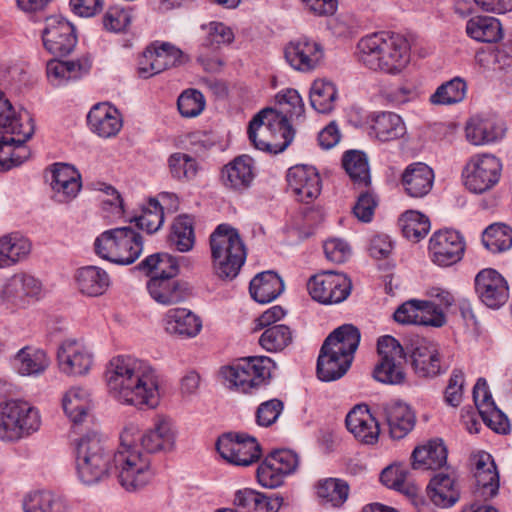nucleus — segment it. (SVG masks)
<instances>
[{
	"mask_svg": "<svg viewBox=\"0 0 512 512\" xmlns=\"http://www.w3.org/2000/svg\"><path fill=\"white\" fill-rule=\"evenodd\" d=\"M139 433L133 423L126 425L120 435L121 449L110 462L105 453L100 436L96 432L84 435L76 444V470L81 480H102L103 478L150 479L156 476L150 459L132 449Z\"/></svg>",
	"mask_w": 512,
	"mask_h": 512,
	"instance_id": "obj_1",
	"label": "nucleus"
},
{
	"mask_svg": "<svg viewBox=\"0 0 512 512\" xmlns=\"http://www.w3.org/2000/svg\"><path fill=\"white\" fill-rule=\"evenodd\" d=\"M109 393L118 402L139 410L155 409L160 403V378L146 362L131 356L113 358L106 372Z\"/></svg>",
	"mask_w": 512,
	"mask_h": 512,
	"instance_id": "obj_2",
	"label": "nucleus"
},
{
	"mask_svg": "<svg viewBox=\"0 0 512 512\" xmlns=\"http://www.w3.org/2000/svg\"><path fill=\"white\" fill-rule=\"evenodd\" d=\"M357 58L372 71L396 75L410 61V45L401 34L377 32L362 37L357 43Z\"/></svg>",
	"mask_w": 512,
	"mask_h": 512,
	"instance_id": "obj_3",
	"label": "nucleus"
},
{
	"mask_svg": "<svg viewBox=\"0 0 512 512\" xmlns=\"http://www.w3.org/2000/svg\"><path fill=\"white\" fill-rule=\"evenodd\" d=\"M35 130L28 111L16 114L12 104L0 91V170L7 171L21 165L29 156L24 143Z\"/></svg>",
	"mask_w": 512,
	"mask_h": 512,
	"instance_id": "obj_4",
	"label": "nucleus"
},
{
	"mask_svg": "<svg viewBox=\"0 0 512 512\" xmlns=\"http://www.w3.org/2000/svg\"><path fill=\"white\" fill-rule=\"evenodd\" d=\"M360 337L358 328L351 324L342 325L327 336L317 359L316 371L321 381H336L347 373Z\"/></svg>",
	"mask_w": 512,
	"mask_h": 512,
	"instance_id": "obj_5",
	"label": "nucleus"
},
{
	"mask_svg": "<svg viewBox=\"0 0 512 512\" xmlns=\"http://www.w3.org/2000/svg\"><path fill=\"white\" fill-rule=\"evenodd\" d=\"M210 247L214 274L225 281L236 278L247 257L238 230L229 224L218 225L210 235Z\"/></svg>",
	"mask_w": 512,
	"mask_h": 512,
	"instance_id": "obj_6",
	"label": "nucleus"
},
{
	"mask_svg": "<svg viewBox=\"0 0 512 512\" xmlns=\"http://www.w3.org/2000/svg\"><path fill=\"white\" fill-rule=\"evenodd\" d=\"M247 133L256 149L273 154L283 152L294 138L290 120L272 108L258 112L249 122Z\"/></svg>",
	"mask_w": 512,
	"mask_h": 512,
	"instance_id": "obj_7",
	"label": "nucleus"
},
{
	"mask_svg": "<svg viewBox=\"0 0 512 512\" xmlns=\"http://www.w3.org/2000/svg\"><path fill=\"white\" fill-rule=\"evenodd\" d=\"M94 249L102 259L119 265H129L142 253V236L131 227L110 229L96 238Z\"/></svg>",
	"mask_w": 512,
	"mask_h": 512,
	"instance_id": "obj_8",
	"label": "nucleus"
},
{
	"mask_svg": "<svg viewBox=\"0 0 512 512\" xmlns=\"http://www.w3.org/2000/svg\"><path fill=\"white\" fill-rule=\"evenodd\" d=\"M274 361L267 356H253L223 367L221 374L230 389L252 394L269 384Z\"/></svg>",
	"mask_w": 512,
	"mask_h": 512,
	"instance_id": "obj_9",
	"label": "nucleus"
},
{
	"mask_svg": "<svg viewBox=\"0 0 512 512\" xmlns=\"http://www.w3.org/2000/svg\"><path fill=\"white\" fill-rule=\"evenodd\" d=\"M41 426L39 411L26 401L10 400L0 405V439L15 442L29 437Z\"/></svg>",
	"mask_w": 512,
	"mask_h": 512,
	"instance_id": "obj_10",
	"label": "nucleus"
},
{
	"mask_svg": "<svg viewBox=\"0 0 512 512\" xmlns=\"http://www.w3.org/2000/svg\"><path fill=\"white\" fill-rule=\"evenodd\" d=\"M379 361L373 370L378 382L399 385L405 381L407 353L397 339L390 335L382 336L377 342Z\"/></svg>",
	"mask_w": 512,
	"mask_h": 512,
	"instance_id": "obj_11",
	"label": "nucleus"
},
{
	"mask_svg": "<svg viewBox=\"0 0 512 512\" xmlns=\"http://www.w3.org/2000/svg\"><path fill=\"white\" fill-rule=\"evenodd\" d=\"M502 163L489 153L470 157L462 170L463 184L467 190L482 194L492 189L501 176Z\"/></svg>",
	"mask_w": 512,
	"mask_h": 512,
	"instance_id": "obj_12",
	"label": "nucleus"
},
{
	"mask_svg": "<svg viewBox=\"0 0 512 512\" xmlns=\"http://www.w3.org/2000/svg\"><path fill=\"white\" fill-rule=\"evenodd\" d=\"M448 451L441 439L428 441L415 447L411 454V469L415 471H437L430 480H455L456 471L447 465Z\"/></svg>",
	"mask_w": 512,
	"mask_h": 512,
	"instance_id": "obj_13",
	"label": "nucleus"
},
{
	"mask_svg": "<svg viewBox=\"0 0 512 512\" xmlns=\"http://www.w3.org/2000/svg\"><path fill=\"white\" fill-rule=\"evenodd\" d=\"M220 456L236 466H249L261 456V446L255 437L245 433L228 432L216 442Z\"/></svg>",
	"mask_w": 512,
	"mask_h": 512,
	"instance_id": "obj_14",
	"label": "nucleus"
},
{
	"mask_svg": "<svg viewBox=\"0 0 512 512\" xmlns=\"http://www.w3.org/2000/svg\"><path fill=\"white\" fill-rule=\"evenodd\" d=\"M307 289L315 301L331 305L347 299L352 283L346 274L328 270L312 276L307 283Z\"/></svg>",
	"mask_w": 512,
	"mask_h": 512,
	"instance_id": "obj_15",
	"label": "nucleus"
},
{
	"mask_svg": "<svg viewBox=\"0 0 512 512\" xmlns=\"http://www.w3.org/2000/svg\"><path fill=\"white\" fill-rule=\"evenodd\" d=\"M44 48L54 56L70 54L77 44L75 27L65 18L53 15L46 18L42 31Z\"/></svg>",
	"mask_w": 512,
	"mask_h": 512,
	"instance_id": "obj_16",
	"label": "nucleus"
},
{
	"mask_svg": "<svg viewBox=\"0 0 512 512\" xmlns=\"http://www.w3.org/2000/svg\"><path fill=\"white\" fill-rule=\"evenodd\" d=\"M465 251L463 236L455 230L444 229L435 232L429 241V254L433 263L448 267L459 262Z\"/></svg>",
	"mask_w": 512,
	"mask_h": 512,
	"instance_id": "obj_17",
	"label": "nucleus"
},
{
	"mask_svg": "<svg viewBox=\"0 0 512 512\" xmlns=\"http://www.w3.org/2000/svg\"><path fill=\"white\" fill-rule=\"evenodd\" d=\"M479 300L488 308L499 309L509 299V285L505 277L493 268L479 271L474 280Z\"/></svg>",
	"mask_w": 512,
	"mask_h": 512,
	"instance_id": "obj_18",
	"label": "nucleus"
},
{
	"mask_svg": "<svg viewBox=\"0 0 512 512\" xmlns=\"http://www.w3.org/2000/svg\"><path fill=\"white\" fill-rule=\"evenodd\" d=\"M406 350L418 377L433 378L445 372L446 368L441 365L438 346L434 342L425 338H416L410 342Z\"/></svg>",
	"mask_w": 512,
	"mask_h": 512,
	"instance_id": "obj_19",
	"label": "nucleus"
},
{
	"mask_svg": "<svg viewBox=\"0 0 512 512\" xmlns=\"http://www.w3.org/2000/svg\"><path fill=\"white\" fill-rule=\"evenodd\" d=\"M397 323L441 327L445 324V315L432 302L409 300L401 304L393 314Z\"/></svg>",
	"mask_w": 512,
	"mask_h": 512,
	"instance_id": "obj_20",
	"label": "nucleus"
},
{
	"mask_svg": "<svg viewBox=\"0 0 512 512\" xmlns=\"http://www.w3.org/2000/svg\"><path fill=\"white\" fill-rule=\"evenodd\" d=\"M473 400L483 422L499 434H507L510 423L507 416L497 408L484 378H479L473 388Z\"/></svg>",
	"mask_w": 512,
	"mask_h": 512,
	"instance_id": "obj_21",
	"label": "nucleus"
},
{
	"mask_svg": "<svg viewBox=\"0 0 512 512\" xmlns=\"http://www.w3.org/2000/svg\"><path fill=\"white\" fill-rule=\"evenodd\" d=\"M284 57L293 69L310 72L320 64L324 57V51L318 42L307 37H300L285 46Z\"/></svg>",
	"mask_w": 512,
	"mask_h": 512,
	"instance_id": "obj_22",
	"label": "nucleus"
},
{
	"mask_svg": "<svg viewBox=\"0 0 512 512\" xmlns=\"http://www.w3.org/2000/svg\"><path fill=\"white\" fill-rule=\"evenodd\" d=\"M59 368L67 375L81 376L88 373L93 364V355L79 340L66 339L58 348Z\"/></svg>",
	"mask_w": 512,
	"mask_h": 512,
	"instance_id": "obj_23",
	"label": "nucleus"
},
{
	"mask_svg": "<svg viewBox=\"0 0 512 512\" xmlns=\"http://www.w3.org/2000/svg\"><path fill=\"white\" fill-rule=\"evenodd\" d=\"M288 189L298 201L309 203L320 195L321 179L316 168L308 165H295L286 175Z\"/></svg>",
	"mask_w": 512,
	"mask_h": 512,
	"instance_id": "obj_24",
	"label": "nucleus"
},
{
	"mask_svg": "<svg viewBox=\"0 0 512 512\" xmlns=\"http://www.w3.org/2000/svg\"><path fill=\"white\" fill-rule=\"evenodd\" d=\"M146 286L151 298L165 306L179 304L192 296V287L185 280L151 277Z\"/></svg>",
	"mask_w": 512,
	"mask_h": 512,
	"instance_id": "obj_25",
	"label": "nucleus"
},
{
	"mask_svg": "<svg viewBox=\"0 0 512 512\" xmlns=\"http://www.w3.org/2000/svg\"><path fill=\"white\" fill-rule=\"evenodd\" d=\"M181 51L169 43H162L158 47H148L143 53L139 63L138 74L147 79L153 75L175 66L181 57Z\"/></svg>",
	"mask_w": 512,
	"mask_h": 512,
	"instance_id": "obj_26",
	"label": "nucleus"
},
{
	"mask_svg": "<svg viewBox=\"0 0 512 512\" xmlns=\"http://www.w3.org/2000/svg\"><path fill=\"white\" fill-rule=\"evenodd\" d=\"M298 455L289 449H276L270 452L256 470L257 480H273L275 477L292 475L299 466Z\"/></svg>",
	"mask_w": 512,
	"mask_h": 512,
	"instance_id": "obj_27",
	"label": "nucleus"
},
{
	"mask_svg": "<svg viewBox=\"0 0 512 512\" xmlns=\"http://www.w3.org/2000/svg\"><path fill=\"white\" fill-rule=\"evenodd\" d=\"M505 127L494 117L476 115L471 117L465 125L466 139L472 145H486L503 138Z\"/></svg>",
	"mask_w": 512,
	"mask_h": 512,
	"instance_id": "obj_28",
	"label": "nucleus"
},
{
	"mask_svg": "<svg viewBox=\"0 0 512 512\" xmlns=\"http://www.w3.org/2000/svg\"><path fill=\"white\" fill-rule=\"evenodd\" d=\"M51 187L59 202H68L81 189V176L71 165L66 163H55L51 169Z\"/></svg>",
	"mask_w": 512,
	"mask_h": 512,
	"instance_id": "obj_29",
	"label": "nucleus"
},
{
	"mask_svg": "<svg viewBox=\"0 0 512 512\" xmlns=\"http://www.w3.org/2000/svg\"><path fill=\"white\" fill-rule=\"evenodd\" d=\"M347 429L359 441L374 444L379 437V426L366 405H356L346 416Z\"/></svg>",
	"mask_w": 512,
	"mask_h": 512,
	"instance_id": "obj_30",
	"label": "nucleus"
},
{
	"mask_svg": "<svg viewBox=\"0 0 512 512\" xmlns=\"http://www.w3.org/2000/svg\"><path fill=\"white\" fill-rule=\"evenodd\" d=\"M254 177V161L248 155L237 156L226 164L221 172L223 184L236 191L250 187Z\"/></svg>",
	"mask_w": 512,
	"mask_h": 512,
	"instance_id": "obj_31",
	"label": "nucleus"
},
{
	"mask_svg": "<svg viewBox=\"0 0 512 512\" xmlns=\"http://www.w3.org/2000/svg\"><path fill=\"white\" fill-rule=\"evenodd\" d=\"M433 182V170L421 162L408 165L402 174V185L406 193L413 198L426 196L431 191Z\"/></svg>",
	"mask_w": 512,
	"mask_h": 512,
	"instance_id": "obj_32",
	"label": "nucleus"
},
{
	"mask_svg": "<svg viewBox=\"0 0 512 512\" xmlns=\"http://www.w3.org/2000/svg\"><path fill=\"white\" fill-rule=\"evenodd\" d=\"M87 122L90 129L103 138L116 136L122 128L118 110L104 104H97L89 111Z\"/></svg>",
	"mask_w": 512,
	"mask_h": 512,
	"instance_id": "obj_33",
	"label": "nucleus"
},
{
	"mask_svg": "<svg viewBox=\"0 0 512 512\" xmlns=\"http://www.w3.org/2000/svg\"><path fill=\"white\" fill-rule=\"evenodd\" d=\"M382 409L392 438L402 439L414 428L415 415L408 405L395 401L383 404Z\"/></svg>",
	"mask_w": 512,
	"mask_h": 512,
	"instance_id": "obj_34",
	"label": "nucleus"
},
{
	"mask_svg": "<svg viewBox=\"0 0 512 512\" xmlns=\"http://www.w3.org/2000/svg\"><path fill=\"white\" fill-rule=\"evenodd\" d=\"M140 440L148 453L171 450L175 441L171 421L167 417L157 416L154 428L148 430Z\"/></svg>",
	"mask_w": 512,
	"mask_h": 512,
	"instance_id": "obj_35",
	"label": "nucleus"
},
{
	"mask_svg": "<svg viewBox=\"0 0 512 512\" xmlns=\"http://www.w3.org/2000/svg\"><path fill=\"white\" fill-rule=\"evenodd\" d=\"M91 69V60L88 56L71 61L50 60L47 63V76L56 81V85L69 80H77L86 75Z\"/></svg>",
	"mask_w": 512,
	"mask_h": 512,
	"instance_id": "obj_36",
	"label": "nucleus"
},
{
	"mask_svg": "<svg viewBox=\"0 0 512 512\" xmlns=\"http://www.w3.org/2000/svg\"><path fill=\"white\" fill-rule=\"evenodd\" d=\"M75 281L79 291L90 297L104 294L110 286L108 273L97 266H85L76 271Z\"/></svg>",
	"mask_w": 512,
	"mask_h": 512,
	"instance_id": "obj_37",
	"label": "nucleus"
},
{
	"mask_svg": "<svg viewBox=\"0 0 512 512\" xmlns=\"http://www.w3.org/2000/svg\"><path fill=\"white\" fill-rule=\"evenodd\" d=\"M284 290L282 279L273 271L257 274L250 282L251 297L258 303H269Z\"/></svg>",
	"mask_w": 512,
	"mask_h": 512,
	"instance_id": "obj_38",
	"label": "nucleus"
},
{
	"mask_svg": "<svg viewBox=\"0 0 512 512\" xmlns=\"http://www.w3.org/2000/svg\"><path fill=\"white\" fill-rule=\"evenodd\" d=\"M22 504L24 512H70L64 498L48 490L28 493Z\"/></svg>",
	"mask_w": 512,
	"mask_h": 512,
	"instance_id": "obj_39",
	"label": "nucleus"
},
{
	"mask_svg": "<svg viewBox=\"0 0 512 512\" xmlns=\"http://www.w3.org/2000/svg\"><path fill=\"white\" fill-rule=\"evenodd\" d=\"M371 131L375 137L388 142L402 137L406 132L402 118L393 112H380L371 119Z\"/></svg>",
	"mask_w": 512,
	"mask_h": 512,
	"instance_id": "obj_40",
	"label": "nucleus"
},
{
	"mask_svg": "<svg viewBox=\"0 0 512 512\" xmlns=\"http://www.w3.org/2000/svg\"><path fill=\"white\" fill-rule=\"evenodd\" d=\"M50 360L45 351L24 347L14 357V365L22 376H38L49 366Z\"/></svg>",
	"mask_w": 512,
	"mask_h": 512,
	"instance_id": "obj_41",
	"label": "nucleus"
},
{
	"mask_svg": "<svg viewBox=\"0 0 512 512\" xmlns=\"http://www.w3.org/2000/svg\"><path fill=\"white\" fill-rule=\"evenodd\" d=\"M31 243L24 236L13 233L0 238V267H9L26 258Z\"/></svg>",
	"mask_w": 512,
	"mask_h": 512,
	"instance_id": "obj_42",
	"label": "nucleus"
},
{
	"mask_svg": "<svg viewBox=\"0 0 512 512\" xmlns=\"http://www.w3.org/2000/svg\"><path fill=\"white\" fill-rule=\"evenodd\" d=\"M137 269L151 277L175 278L179 274L178 260L172 255L159 252L147 256Z\"/></svg>",
	"mask_w": 512,
	"mask_h": 512,
	"instance_id": "obj_43",
	"label": "nucleus"
},
{
	"mask_svg": "<svg viewBox=\"0 0 512 512\" xmlns=\"http://www.w3.org/2000/svg\"><path fill=\"white\" fill-rule=\"evenodd\" d=\"M282 502L280 497L271 499L252 489L239 490L234 498V504L247 512H277Z\"/></svg>",
	"mask_w": 512,
	"mask_h": 512,
	"instance_id": "obj_44",
	"label": "nucleus"
},
{
	"mask_svg": "<svg viewBox=\"0 0 512 512\" xmlns=\"http://www.w3.org/2000/svg\"><path fill=\"white\" fill-rule=\"evenodd\" d=\"M467 34L479 42L494 43L502 38L500 21L491 16H474L466 24Z\"/></svg>",
	"mask_w": 512,
	"mask_h": 512,
	"instance_id": "obj_45",
	"label": "nucleus"
},
{
	"mask_svg": "<svg viewBox=\"0 0 512 512\" xmlns=\"http://www.w3.org/2000/svg\"><path fill=\"white\" fill-rule=\"evenodd\" d=\"M342 166L354 185L364 188L370 186V169L365 153L358 150L346 151L342 157Z\"/></svg>",
	"mask_w": 512,
	"mask_h": 512,
	"instance_id": "obj_46",
	"label": "nucleus"
},
{
	"mask_svg": "<svg viewBox=\"0 0 512 512\" xmlns=\"http://www.w3.org/2000/svg\"><path fill=\"white\" fill-rule=\"evenodd\" d=\"M62 406L73 423H82L91 408L90 394L84 388L73 387L64 395Z\"/></svg>",
	"mask_w": 512,
	"mask_h": 512,
	"instance_id": "obj_47",
	"label": "nucleus"
},
{
	"mask_svg": "<svg viewBox=\"0 0 512 512\" xmlns=\"http://www.w3.org/2000/svg\"><path fill=\"white\" fill-rule=\"evenodd\" d=\"M310 104L318 113H330L337 100V89L335 85L325 79H317L310 88Z\"/></svg>",
	"mask_w": 512,
	"mask_h": 512,
	"instance_id": "obj_48",
	"label": "nucleus"
},
{
	"mask_svg": "<svg viewBox=\"0 0 512 512\" xmlns=\"http://www.w3.org/2000/svg\"><path fill=\"white\" fill-rule=\"evenodd\" d=\"M166 331L177 338L188 339L192 336V310L172 308L165 315Z\"/></svg>",
	"mask_w": 512,
	"mask_h": 512,
	"instance_id": "obj_49",
	"label": "nucleus"
},
{
	"mask_svg": "<svg viewBox=\"0 0 512 512\" xmlns=\"http://www.w3.org/2000/svg\"><path fill=\"white\" fill-rule=\"evenodd\" d=\"M482 242L492 253L506 251L512 247V228L503 223L492 224L484 230Z\"/></svg>",
	"mask_w": 512,
	"mask_h": 512,
	"instance_id": "obj_50",
	"label": "nucleus"
},
{
	"mask_svg": "<svg viewBox=\"0 0 512 512\" xmlns=\"http://www.w3.org/2000/svg\"><path fill=\"white\" fill-rule=\"evenodd\" d=\"M403 235L414 242L424 238L430 230V221L424 214L410 210L406 211L399 218Z\"/></svg>",
	"mask_w": 512,
	"mask_h": 512,
	"instance_id": "obj_51",
	"label": "nucleus"
},
{
	"mask_svg": "<svg viewBox=\"0 0 512 512\" xmlns=\"http://www.w3.org/2000/svg\"><path fill=\"white\" fill-rule=\"evenodd\" d=\"M426 492L431 502L439 508H450L460 499L456 482H429Z\"/></svg>",
	"mask_w": 512,
	"mask_h": 512,
	"instance_id": "obj_52",
	"label": "nucleus"
},
{
	"mask_svg": "<svg viewBox=\"0 0 512 512\" xmlns=\"http://www.w3.org/2000/svg\"><path fill=\"white\" fill-rule=\"evenodd\" d=\"M293 335L290 327L284 324L273 325L264 330L259 344L268 352H280L292 343Z\"/></svg>",
	"mask_w": 512,
	"mask_h": 512,
	"instance_id": "obj_53",
	"label": "nucleus"
},
{
	"mask_svg": "<svg viewBox=\"0 0 512 512\" xmlns=\"http://www.w3.org/2000/svg\"><path fill=\"white\" fill-rule=\"evenodd\" d=\"M169 242L179 252L192 249V218L183 214L175 218L169 234Z\"/></svg>",
	"mask_w": 512,
	"mask_h": 512,
	"instance_id": "obj_54",
	"label": "nucleus"
},
{
	"mask_svg": "<svg viewBox=\"0 0 512 512\" xmlns=\"http://www.w3.org/2000/svg\"><path fill=\"white\" fill-rule=\"evenodd\" d=\"M467 86L464 80L456 77L442 85H440L434 94L431 95L430 101L437 105H451L461 102L466 95Z\"/></svg>",
	"mask_w": 512,
	"mask_h": 512,
	"instance_id": "obj_55",
	"label": "nucleus"
},
{
	"mask_svg": "<svg viewBox=\"0 0 512 512\" xmlns=\"http://www.w3.org/2000/svg\"><path fill=\"white\" fill-rule=\"evenodd\" d=\"M134 221L139 229L145 230L148 234L155 233L164 222L163 206L156 198H149L146 206L142 208L140 216Z\"/></svg>",
	"mask_w": 512,
	"mask_h": 512,
	"instance_id": "obj_56",
	"label": "nucleus"
},
{
	"mask_svg": "<svg viewBox=\"0 0 512 512\" xmlns=\"http://www.w3.org/2000/svg\"><path fill=\"white\" fill-rule=\"evenodd\" d=\"M315 492L323 503L339 507L348 498L349 486L347 482H318Z\"/></svg>",
	"mask_w": 512,
	"mask_h": 512,
	"instance_id": "obj_57",
	"label": "nucleus"
},
{
	"mask_svg": "<svg viewBox=\"0 0 512 512\" xmlns=\"http://www.w3.org/2000/svg\"><path fill=\"white\" fill-rule=\"evenodd\" d=\"M196 60L206 73H220L226 65L220 47L217 45H208L207 43L200 45Z\"/></svg>",
	"mask_w": 512,
	"mask_h": 512,
	"instance_id": "obj_58",
	"label": "nucleus"
},
{
	"mask_svg": "<svg viewBox=\"0 0 512 512\" xmlns=\"http://www.w3.org/2000/svg\"><path fill=\"white\" fill-rule=\"evenodd\" d=\"M132 20L131 10L119 6L109 7L103 17V25L107 31L123 32Z\"/></svg>",
	"mask_w": 512,
	"mask_h": 512,
	"instance_id": "obj_59",
	"label": "nucleus"
},
{
	"mask_svg": "<svg viewBox=\"0 0 512 512\" xmlns=\"http://www.w3.org/2000/svg\"><path fill=\"white\" fill-rule=\"evenodd\" d=\"M284 410V403L278 398L262 402L256 409V423L261 427H270L278 420Z\"/></svg>",
	"mask_w": 512,
	"mask_h": 512,
	"instance_id": "obj_60",
	"label": "nucleus"
},
{
	"mask_svg": "<svg viewBox=\"0 0 512 512\" xmlns=\"http://www.w3.org/2000/svg\"><path fill=\"white\" fill-rule=\"evenodd\" d=\"M201 29L206 33L204 43L208 45H217L219 47L220 44L229 45L235 38L233 30L222 22L212 21L201 25Z\"/></svg>",
	"mask_w": 512,
	"mask_h": 512,
	"instance_id": "obj_61",
	"label": "nucleus"
},
{
	"mask_svg": "<svg viewBox=\"0 0 512 512\" xmlns=\"http://www.w3.org/2000/svg\"><path fill=\"white\" fill-rule=\"evenodd\" d=\"M278 102L286 105L280 113H283L289 120L299 119L304 114V104L297 90L287 89L283 93L277 95Z\"/></svg>",
	"mask_w": 512,
	"mask_h": 512,
	"instance_id": "obj_62",
	"label": "nucleus"
},
{
	"mask_svg": "<svg viewBox=\"0 0 512 512\" xmlns=\"http://www.w3.org/2000/svg\"><path fill=\"white\" fill-rule=\"evenodd\" d=\"M464 374L459 369H454L448 380V385L444 392L445 402L452 406L457 407L460 405L463 396Z\"/></svg>",
	"mask_w": 512,
	"mask_h": 512,
	"instance_id": "obj_63",
	"label": "nucleus"
},
{
	"mask_svg": "<svg viewBox=\"0 0 512 512\" xmlns=\"http://www.w3.org/2000/svg\"><path fill=\"white\" fill-rule=\"evenodd\" d=\"M376 206L377 200L374 194L367 190L359 194L353 207V213L357 219L367 223L372 220Z\"/></svg>",
	"mask_w": 512,
	"mask_h": 512,
	"instance_id": "obj_64",
	"label": "nucleus"
}]
</instances>
